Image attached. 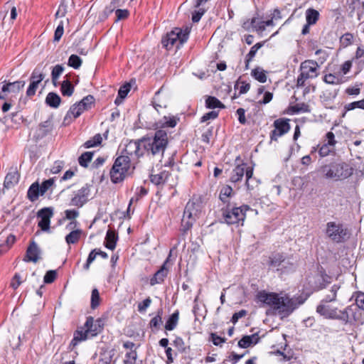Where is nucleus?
<instances>
[{"instance_id": "nucleus-1", "label": "nucleus", "mask_w": 364, "mask_h": 364, "mask_svg": "<svg viewBox=\"0 0 364 364\" xmlns=\"http://www.w3.org/2000/svg\"><path fill=\"white\" fill-rule=\"evenodd\" d=\"M178 122V119L173 115H165L159 119L155 125L156 129H159L155 132L154 137L143 138L141 140L142 146L145 150L152 155L162 154L168 144V136L163 128L175 127Z\"/></svg>"}, {"instance_id": "nucleus-2", "label": "nucleus", "mask_w": 364, "mask_h": 364, "mask_svg": "<svg viewBox=\"0 0 364 364\" xmlns=\"http://www.w3.org/2000/svg\"><path fill=\"white\" fill-rule=\"evenodd\" d=\"M257 299L260 302L272 307L283 318L289 316L295 309L303 304L306 297L301 295L289 297L287 294L260 291L257 294Z\"/></svg>"}, {"instance_id": "nucleus-3", "label": "nucleus", "mask_w": 364, "mask_h": 364, "mask_svg": "<svg viewBox=\"0 0 364 364\" xmlns=\"http://www.w3.org/2000/svg\"><path fill=\"white\" fill-rule=\"evenodd\" d=\"M134 166L131 164L129 156H118L110 170V178L114 183H119L133 173Z\"/></svg>"}, {"instance_id": "nucleus-4", "label": "nucleus", "mask_w": 364, "mask_h": 364, "mask_svg": "<svg viewBox=\"0 0 364 364\" xmlns=\"http://www.w3.org/2000/svg\"><path fill=\"white\" fill-rule=\"evenodd\" d=\"M321 171L327 178L341 181L352 176L354 169L350 164L342 162L326 165L322 167Z\"/></svg>"}, {"instance_id": "nucleus-5", "label": "nucleus", "mask_w": 364, "mask_h": 364, "mask_svg": "<svg viewBox=\"0 0 364 364\" xmlns=\"http://www.w3.org/2000/svg\"><path fill=\"white\" fill-rule=\"evenodd\" d=\"M202 211V203L198 198L190 200L185 208L181 225L184 232L188 230L200 217Z\"/></svg>"}, {"instance_id": "nucleus-6", "label": "nucleus", "mask_w": 364, "mask_h": 364, "mask_svg": "<svg viewBox=\"0 0 364 364\" xmlns=\"http://www.w3.org/2000/svg\"><path fill=\"white\" fill-rule=\"evenodd\" d=\"M188 34L189 31L188 29L183 31L181 28H175L163 38L161 43L167 50L171 49L173 46L179 48L188 40Z\"/></svg>"}, {"instance_id": "nucleus-7", "label": "nucleus", "mask_w": 364, "mask_h": 364, "mask_svg": "<svg viewBox=\"0 0 364 364\" xmlns=\"http://www.w3.org/2000/svg\"><path fill=\"white\" fill-rule=\"evenodd\" d=\"M318 63L314 60H305L300 65L301 73L297 78V86L302 87L306 80L317 77Z\"/></svg>"}, {"instance_id": "nucleus-8", "label": "nucleus", "mask_w": 364, "mask_h": 364, "mask_svg": "<svg viewBox=\"0 0 364 364\" xmlns=\"http://www.w3.org/2000/svg\"><path fill=\"white\" fill-rule=\"evenodd\" d=\"M326 234L331 240L337 243L343 242L347 236L346 229L336 222L327 223Z\"/></svg>"}, {"instance_id": "nucleus-9", "label": "nucleus", "mask_w": 364, "mask_h": 364, "mask_svg": "<svg viewBox=\"0 0 364 364\" xmlns=\"http://www.w3.org/2000/svg\"><path fill=\"white\" fill-rule=\"evenodd\" d=\"M250 210L248 205H242L239 208H233L231 210H225L223 213V218L227 224H235L240 221L243 222L245 213Z\"/></svg>"}, {"instance_id": "nucleus-10", "label": "nucleus", "mask_w": 364, "mask_h": 364, "mask_svg": "<svg viewBox=\"0 0 364 364\" xmlns=\"http://www.w3.org/2000/svg\"><path fill=\"white\" fill-rule=\"evenodd\" d=\"M316 311L321 316L328 318L348 319L347 311H338L336 309H333L323 304L317 306Z\"/></svg>"}, {"instance_id": "nucleus-11", "label": "nucleus", "mask_w": 364, "mask_h": 364, "mask_svg": "<svg viewBox=\"0 0 364 364\" xmlns=\"http://www.w3.org/2000/svg\"><path fill=\"white\" fill-rule=\"evenodd\" d=\"M274 126L275 129L271 133V139L274 141L277 140L279 137L287 133L290 129L288 119H277L274 122Z\"/></svg>"}, {"instance_id": "nucleus-12", "label": "nucleus", "mask_w": 364, "mask_h": 364, "mask_svg": "<svg viewBox=\"0 0 364 364\" xmlns=\"http://www.w3.org/2000/svg\"><path fill=\"white\" fill-rule=\"evenodd\" d=\"M53 215V210L50 208H44L38 212V218H40L38 225L43 231H49Z\"/></svg>"}, {"instance_id": "nucleus-13", "label": "nucleus", "mask_w": 364, "mask_h": 364, "mask_svg": "<svg viewBox=\"0 0 364 364\" xmlns=\"http://www.w3.org/2000/svg\"><path fill=\"white\" fill-rule=\"evenodd\" d=\"M90 195L89 187L85 186L78 190L71 198L70 205L82 207L87 201Z\"/></svg>"}, {"instance_id": "nucleus-14", "label": "nucleus", "mask_w": 364, "mask_h": 364, "mask_svg": "<svg viewBox=\"0 0 364 364\" xmlns=\"http://www.w3.org/2000/svg\"><path fill=\"white\" fill-rule=\"evenodd\" d=\"M83 112L84 110L82 109L79 103L74 104L70 107L65 116L63 124L64 126L70 124L74 119L78 117Z\"/></svg>"}, {"instance_id": "nucleus-15", "label": "nucleus", "mask_w": 364, "mask_h": 364, "mask_svg": "<svg viewBox=\"0 0 364 364\" xmlns=\"http://www.w3.org/2000/svg\"><path fill=\"white\" fill-rule=\"evenodd\" d=\"M40 252L41 251L38 245L33 241L27 249L26 255L23 260L26 262H36L39 259Z\"/></svg>"}, {"instance_id": "nucleus-16", "label": "nucleus", "mask_w": 364, "mask_h": 364, "mask_svg": "<svg viewBox=\"0 0 364 364\" xmlns=\"http://www.w3.org/2000/svg\"><path fill=\"white\" fill-rule=\"evenodd\" d=\"M168 262V259H167L161 268L154 274V277L150 280V284L154 286L156 284L161 283L164 282V278L167 276L168 269L167 267V264Z\"/></svg>"}, {"instance_id": "nucleus-17", "label": "nucleus", "mask_w": 364, "mask_h": 364, "mask_svg": "<svg viewBox=\"0 0 364 364\" xmlns=\"http://www.w3.org/2000/svg\"><path fill=\"white\" fill-rule=\"evenodd\" d=\"M100 320H94L91 316L87 318L85 323V328L87 330V333L91 336L97 335L101 331Z\"/></svg>"}, {"instance_id": "nucleus-18", "label": "nucleus", "mask_w": 364, "mask_h": 364, "mask_svg": "<svg viewBox=\"0 0 364 364\" xmlns=\"http://www.w3.org/2000/svg\"><path fill=\"white\" fill-rule=\"evenodd\" d=\"M19 180V173L16 168H12L9 170L6 174L4 183V186L6 188H11L18 183Z\"/></svg>"}, {"instance_id": "nucleus-19", "label": "nucleus", "mask_w": 364, "mask_h": 364, "mask_svg": "<svg viewBox=\"0 0 364 364\" xmlns=\"http://www.w3.org/2000/svg\"><path fill=\"white\" fill-rule=\"evenodd\" d=\"M53 127V117H50L48 119H46V121L43 122L41 124H39L36 130L37 137L43 138L52 131Z\"/></svg>"}, {"instance_id": "nucleus-20", "label": "nucleus", "mask_w": 364, "mask_h": 364, "mask_svg": "<svg viewBox=\"0 0 364 364\" xmlns=\"http://www.w3.org/2000/svg\"><path fill=\"white\" fill-rule=\"evenodd\" d=\"M142 146V144L140 141H131L125 147L124 152L130 156L135 155L136 156H139L142 155V153H140V146Z\"/></svg>"}, {"instance_id": "nucleus-21", "label": "nucleus", "mask_w": 364, "mask_h": 364, "mask_svg": "<svg viewBox=\"0 0 364 364\" xmlns=\"http://www.w3.org/2000/svg\"><path fill=\"white\" fill-rule=\"evenodd\" d=\"M40 196H43L41 193V189L38 182H35L31 185L27 192V197L31 202L38 200Z\"/></svg>"}, {"instance_id": "nucleus-22", "label": "nucleus", "mask_w": 364, "mask_h": 364, "mask_svg": "<svg viewBox=\"0 0 364 364\" xmlns=\"http://www.w3.org/2000/svg\"><path fill=\"white\" fill-rule=\"evenodd\" d=\"M306 21L309 25H314L316 23L320 17L319 12L312 8H309L305 13Z\"/></svg>"}, {"instance_id": "nucleus-23", "label": "nucleus", "mask_w": 364, "mask_h": 364, "mask_svg": "<svg viewBox=\"0 0 364 364\" xmlns=\"http://www.w3.org/2000/svg\"><path fill=\"white\" fill-rule=\"evenodd\" d=\"M245 174V164L238 165L232 169L230 180L232 183L240 181Z\"/></svg>"}, {"instance_id": "nucleus-24", "label": "nucleus", "mask_w": 364, "mask_h": 364, "mask_svg": "<svg viewBox=\"0 0 364 364\" xmlns=\"http://www.w3.org/2000/svg\"><path fill=\"white\" fill-rule=\"evenodd\" d=\"M168 171H162L159 173L151 174V181L156 185H160L164 183L168 179Z\"/></svg>"}, {"instance_id": "nucleus-25", "label": "nucleus", "mask_w": 364, "mask_h": 364, "mask_svg": "<svg viewBox=\"0 0 364 364\" xmlns=\"http://www.w3.org/2000/svg\"><path fill=\"white\" fill-rule=\"evenodd\" d=\"M245 173L246 176V186L247 189L252 190L255 186H257V181L255 179H252L253 168L251 167L245 168Z\"/></svg>"}, {"instance_id": "nucleus-26", "label": "nucleus", "mask_w": 364, "mask_h": 364, "mask_svg": "<svg viewBox=\"0 0 364 364\" xmlns=\"http://www.w3.org/2000/svg\"><path fill=\"white\" fill-rule=\"evenodd\" d=\"M258 338L257 336L253 334L251 336H243L238 342V346L243 348L250 347L252 343H256Z\"/></svg>"}, {"instance_id": "nucleus-27", "label": "nucleus", "mask_w": 364, "mask_h": 364, "mask_svg": "<svg viewBox=\"0 0 364 364\" xmlns=\"http://www.w3.org/2000/svg\"><path fill=\"white\" fill-rule=\"evenodd\" d=\"M117 236L112 230H108L105 237V246L109 250H114L116 246Z\"/></svg>"}, {"instance_id": "nucleus-28", "label": "nucleus", "mask_w": 364, "mask_h": 364, "mask_svg": "<svg viewBox=\"0 0 364 364\" xmlns=\"http://www.w3.org/2000/svg\"><path fill=\"white\" fill-rule=\"evenodd\" d=\"M88 336L89 333H87L86 328L85 329V331H76L74 333V337L71 341L70 346H73V347L77 346L79 342L86 340Z\"/></svg>"}, {"instance_id": "nucleus-29", "label": "nucleus", "mask_w": 364, "mask_h": 364, "mask_svg": "<svg viewBox=\"0 0 364 364\" xmlns=\"http://www.w3.org/2000/svg\"><path fill=\"white\" fill-rule=\"evenodd\" d=\"M60 96L54 92H49L46 98V103L51 107L57 108L60 104Z\"/></svg>"}, {"instance_id": "nucleus-30", "label": "nucleus", "mask_w": 364, "mask_h": 364, "mask_svg": "<svg viewBox=\"0 0 364 364\" xmlns=\"http://www.w3.org/2000/svg\"><path fill=\"white\" fill-rule=\"evenodd\" d=\"M125 0H112L109 6H107L104 11V18H106L116 8L122 6Z\"/></svg>"}, {"instance_id": "nucleus-31", "label": "nucleus", "mask_w": 364, "mask_h": 364, "mask_svg": "<svg viewBox=\"0 0 364 364\" xmlns=\"http://www.w3.org/2000/svg\"><path fill=\"white\" fill-rule=\"evenodd\" d=\"M205 106L208 109L224 108V105L215 97L208 96L205 100Z\"/></svg>"}, {"instance_id": "nucleus-32", "label": "nucleus", "mask_w": 364, "mask_h": 364, "mask_svg": "<svg viewBox=\"0 0 364 364\" xmlns=\"http://www.w3.org/2000/svg\"><path fill=\"white\" fill-rule=\"evenodd\" d=\"M252 24L255 28V31L259 32H262L265 30L267 26H274V18H272L270 20H267L266 21H260L258 23H256L255 18L252 19Z\"/></svg>"}, {"instance_id": "nucleus-33", "label": "nucleus", "mask_w": 364, "mask_h": 364, "mask_svg": "<svg viewBox=\"0 0 364 364\" xmlns=\"http://www.w3.org/2000/svg\"><path fill=\"white\" fill-rule=\"evenodd\" d=\"M284 259V257L282 255L277 254L270 257L269 267L272 269L279 271L282 267V264Z\"/></svg>"}, {"instance_id": "nucleus-34", "label": "nucleus", "mask_w": 364, "mask_h": 364, "mask_svg": "<svg viewBox=\"0 0 364 364\" xmlns=\"http://www.w3.org/2000/svg\"><path fill=\"white\" fill-rule=\"evenodd\" d=\"M263 46V43H256L255 45H254L250 52L247 53V55H246V59H245V68L246 69H248L249 68V64L250 63V61L252 60V58L255 56L257 50Z\"/></svg>"}, {"instance_id": "nucleus-35", "label": "nucleus", "mask_w": 364, "mask_h": 364, "mask_svg": "<svg viewBox=\"0 0 364 364\" xmlns=\"http://www.w3.org/2000/svg\"><path fill=\"white\" fill-rule=\"evenodd\" d=\"M130 88L131 85L129 83L124 85L119 88L118 91V96L114 101L115 104L119 105L122 102V100L126 97L128 92L130 91Z\"/></svg>"}, {"instance_id": "nucleus-36", "label": "nucleus", "mask_w": 364, "mask_h": 364, "mask_svg": "<svg viewBox=\"0 0 364 364\" xmlns=\"http://www.w3.org/2000/svg\"><path fill=\"white\" fill-rule=\"evenodd\" d=\"M252 76L259 82L264 83L267 81L265 71L261 68H256L252 70Z\"/></svg>"}, {"instance_id": "nucleus-37", "label": "nucleus", "mask_w": 364, "mask_h": 364, "mask_svg": "<svg viewBox=\"0 0 364 364\" xmlns=\"http://www.w3.org/2000/svg\"><path fill=\"white\" fill-rule=\"evenodd\" d=\"M60 90L64 96L70 97L73 93L74 87L69 80H64L62 82Z\"/></svg>"}, {"instance_id": "nucleus-38", "label": "nucleus", "mask_w": 364, "mask_h": 364, "mask_svg": "<svg viewBox=\"0 0 364 364\" xmlns=\"http://www.w3.org/2000/svg\"><path fill=\"white\" fill-rule=\"evenodd\" d=\"M82 231L81 230H75L70 232L66 237L65 241L68 244H75L76 243L80 237Z\"/></svg>"}, {"instance_id": "nucleus-39", "label": "nucleus", "mask_w": 364, "mask_h": 364, "mask_svg": "<svg viewBox=\"0 0 364 364\" xmlns=\"http://www.w3.org/2000/svg\"><path fill=\"white\" fill-rule=\"evenodd\" d=\"M178 312H175L168 319V321L166 323V326H165V328L168 331L173 330L178 323Z\"/></svg>"}, {"instance_id": "nucleus-40", "label": "nucleus", "mask_w": 364, "mask_h": 364, "mask_svg": "<svg viewBox=\"0 0 364 364\" xmlns=\"http://www.w3.org/2000/svg\"><path fill=\"white\" fill-rule=\"evenodd\" d=\"M291 111L293 114L309 112V106L306 103H298L291 107Z\"/></svg>"}, {"instance_id": "nucleus-41", "label": "nucleus", "mask_w": 364, "mask_h": 364, "mask_svg": "<svg viewBox=\"0 0 364 364\" xmlns=\"http://www.w3.org/2000/svg\"><path fill=\"white\" fill-rule=\"evenodd\" d=\"M45 77V75L43 73L42 70L38 66L36 68L31 76V81L36 82L39 84Z\"/></svg>"}, {"instance_id": "nucleus-42", "label": "nucleus", "mask_w": 364, "mask_h": 364, "mask_svg": "<svg viewBox=\"0 0 364 364\" xmlns=\"http://www.w3.org/2000/svg\"><path fill=\"white\" fill-rule=\"evenodd\" d=\"M55 186V178H51L48 180L44 181L42 184L40 186L41 189V193L43 195L48 191H52L53 187Z\"/></svg>"}, {"instance_id": "nucleus-43", "label": "nucleus", "mask_w": 364, "mask_h": 364, "mask_svg": "<svg viewBox=\"0 0 364 364\" xmlns=\"http://www.w3.org/2000/svg\"><path fill=\"white\" fill-rule=\"evenodd\" d=\"M81 58L77 55H71L68 58V65L74 69H78L82 65Z\"/></svg>"}, {"instance_id": "nucleus-44", "label": "nucleus", "mask_w": 364, "mask_h": 364, "mask_svg": "<svg viewBox=\"0 0 364 364\" xmlns=\"http://www.w3.org/2000/svg\"><path fill=\"white\" fill-rule=\"evenodd\" d=\"M95 100L92 95H87L80 102L78 103L81 106L82 109L85 111L91 108L92 104L94 103Z\"/></svg>"}, {"instance_id": "nucleus-45", "label": "nucleus", "mask_w": 364, "mask_h": 364, "mask_svg": "<svg viewBox=\"0 0 364 364\" xmlns=\"http://www.w3.org/2000/svg\"><path fill=\"white\" fill-rule=\"evenodd\" d=\"M93 156V153L90 151H87L82 154L78 159L79 164L83 166L87 167L88 163L92 160Z\"/></svg>"}, {"instance_id": "nucleus-46", "label": "nucleus", "mask_w": 364, "mask_h": 364, "mask_svg": "<svg viewBox=\"0 0 364 364\" xmlns=\"http://www.w3.org/2000/svg\"><path fill=\"white\" fill-rule=\"evenodd\" d=\"M100 297L99 291L97 289H94L92 291L91 294V308L95 309L100 304Z\"/></svg>"}, {"instance_id": "nucleus-47", "label": "nucleus", "mask_w": 364, "mask_h": 364, "mask_svg": "<svg viewBox=\"0 0 364 364\" xmlns=\"http://www.w3.org/2000/svg\"><path fill=\"white\" fill-rule=\"evenodd\" d=\"M136 358V352L134 350H131L126 353L124 363V364H135Z\"/></svg>"}, {"instance_id": "nucleus-48", "label": "nucleus", "mask_w": 364, "mask_h": 364, "mask_svg": "<svg viewBox=\"0 0 364 364\" xmlns=\"http://www.w3.org/2000/svg\"><path fill=\"white\" fill-rule=\"evenodd\" d=\"M353 40V36L350 33H346L341 36L340 42L341 46L346 48L352 43Z\"/></svg>"}, {"instance_id": "nucleus-49", "label": "nucleus", "mask_w": 364, "mask_h": 364, "mask_svg": "<svg viewBox=\"0 0 364 364\" xmlns=\"http://www.w3.org/2000/svg\"><path fill=\"white\" fill-rule=\"evenodd\" d=\"M10 92H18L25 85L24 81H16L14 82H9Z\"/></svg>"}, {"instance_id": "nucleus-50", "label": "nucleus", "mask_w": 364, "mask_h": 364, "mask_svg": "<svg viewBox=\"0 0 364 364\" xmlns=\"http://www.w3.org/2000/svg\"><path fill=\"white\" fill-rule=\"evenodd\" d=\"M339 289V287L337 285H333L331 287V289L330 291V294H327L324 299V300L326 302H331L336 299V293Z\"/></svg>"}, {"instance_id": "nucleus-51", "label": "nucleus", "mask_w": 364, "mask_h": 364, "mask_svg": "<svg viewBox=\"0 0 364 364\" xmlns=\"http://www.w3.org/2000/svg\"><path fill=\"white\" fill-rule=\"evenodd\" d=\"M294 269V264L289 259L284 258L282 267L279 271L283 273L288 272Z\"/></svg>"}, {"instance_id": "nucleus-52", "label": "nucleus", "mask_w": 364, "mask_h": 364, "mask_svg": "<svg viewBox=\"0 0 364 364\" xmlns=\"http://www.w3.org/2000/svg\"><path fill=\"white\" fill-rule=\"evenodd\" d=\"M232 189L230 186L223 187L220 193V198L223 202L226 201V199L231 195Z\"/></svg>"}, {"instance_id": "nucleus-53", "label": "nucleus", "mask_w": 364, "mask_h": 364, "mask_svg": "<svg viewBox=\"0 0 364 364\" xmlns=\"http://www.w3.org/2000/svg\"><path fill=\"white\" fill-rule=\"evenodd\" d=\"M323 80L327 84H339L341 80L338 77H336V75L333 74H328L324 76Z\"/></svg>"}, {"instance_id": "nucleus-54", "label": "nucleus", "mask_w": 364, "mask_h": 364, "mask_svg": "<svg viewBox=\"0 0 364 364\" xmlns=\"http://www.w3.org/2000/svg\"><path fill=\"white\" fill-rule=\"evenodd\" d=\"M97 256V249H95L90 252L89 254L88 258L87 259L86 264L84 265V269L85 270H88L90 269V266L91 263L95 259Z\"/></svg>"}, {"instance_id": "nucleus-55", "label": "nucleus", "mask_w": 364, "mask_h": 364, "mask_svg": "<svg viewBox=\"0 0 364 364\" xmlns=\"http://www.w3.org/2000/svg\"><path fill=\"white\" fill-rule=\"evenodd\" d=\"M64 68L61 65H56L52 70L51 76L53 80H56L59 76L63 73Z\"/></svg>"}, {"instance_id": "nucleus-56", "label": "nucleus", "mask_w": 364, "mask_h": 364, "mask_svg": "<svg viewBox=\"0 0 364 364\" xmlns=\"http://www.w3.org/2000/svg\"><path fill=\"white\" fill-rule=\"evenodd\" d=\"M67 2L65 0H62L60 5L55 14L56 17H63L67 13Z\"/></svg>"}, {"instance_id": "nucleus-57", "label": "nucleus", "mask_w": 364, "mask_h": 364, "mask_svg": "<svg viewBox=\"0 0 364 364\" xmlns=\"http://www.w3.org/2000/svg\"><path fill=\"white\" fill-rule=\"evenodd\" d=\"M56 272L55 270L48 271L43 278L44 282L47 284L52 283L56 278Z\"/></svg>"}, {"instance_id": "nucleus-58", "label": "nucleus", "mask_w": 364, "mask_h": 364, "mask_svg": "<svg viewBox=\"0 0 364 364\" xmlns=\"http://www.w3.org/2000/svg\"><path fill=\"white\" fill-rule=\"evenodd\" d=\"M63 32H64L63 23V21H60V24L57 26V28L55 31L54 41H58L61 38V37L63 34Z\"/></svg>"}, {"instance_id": "nucleus-59", "label": "nucleus", "mask_w": 364, "mask_h": 364, "mask_svg": "<svg viewBox=\"0 0 364 364\" xmlns=\"http://www.w3.org/2000/svg\"><path fill=\"white\" fill-rule=\"evenodd\" d=\"M23 282V280L21 279V277L19 274H15L11 282V286L14 289H16Z\"/></svg>"}, {"instance_id": "nucleus-60", "label": "nucleus", "mask_w": 364, "mask_h": 364, "mask_svg": "<svg viewBox=\"0 0 364 364\" xmlns=\"http://www.w3.org/2000/svg\"><path fill=\"white\" fill-rule=\"evenodd\" d=\"M218 116V112L217 111H210L206 114H205L202 117H201V120L200 122H205L209 119H214L215 118H217Z\"/></svg>"}, {"instance_id": "nucleus-61", "label": "nucleus", "mask_w": 364, "mask_h": 364, "mask_svg": "<svg viewBox=\"0 0 364 364\" xmlns=\"http://www.w3.org/2000/svg\"><path fill=\"white\" fill-rule=\"evenodd\" d=\"M333 147L330 145L324 144L319 149L318 153L321 156L324 157L329 154V153L332 151Z\"/></svg>"}, {"instance_id": "nucleus-62", "label": "nucleus", "mask_w": 364, "mask_h": 364, "mask_svg": "<svg viewBox=\"0 0 364 364\" xmlns=\"http://www.w3.org/2000/svg\"><path fill=\"white\" fill-rule=\"evenodd\" d=\"M115 14L117 16V20H123L128 17L129 16V11L127 9H117L115 11Z\"/></svg>"}, {"instance_id": "nucleus-63", "label": "nucleus", "mask_w": 364, "mask_h": 364, "mask_svg": "<svg viewBox=\"0 0 364 364\" xmlns=\"http://www.w3.org/2000/svg\"><path fill=\"white\" fill-rule=\"evenodd\" d=\"M63 166L64 163L63 161H57L54 163L53 166L50 168V172L52 173H58L62 170Z\"/></svg>"}, {"instance_id": "nucleus-64", "label": "nucleus", "mask_w": 364, "mask_h": 364, "mask_svg": "<svg viewBox=\"0 0 364 364\" xmlns=\"http://www.w3.org/2000/svg\"><path fill=\"white\" fill-rule=\"evenodd\" d=\"M356 305L364 310V293L360 292L357 294L355 298Z\"/></svg>"}]
</instances>
